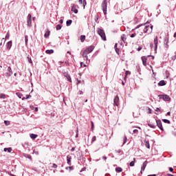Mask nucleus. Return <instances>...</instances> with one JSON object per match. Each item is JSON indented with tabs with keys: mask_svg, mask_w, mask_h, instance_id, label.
Wrapping results in <instances>:
<instances>
[{
	"mask_svg": "<svg viewBox=\"0 0 176 176\" xmlns=\"http://www.w3.org/2000/svg\"><path fill=\"white\" fill-rule=\"evenodd\" d=\"M145 146L148 149H151V146L149 145V140L145 141Z\"/></svg>",
	"mask_w": 176,
	"mask_h": 176,
	"instance_id": "obj_21",
	"label": "nucleus"
},
{
	"mask_svg": "<svg viewBox=\"0 0 176 176\" xmlns=\"http://www.w3.org/2000/svg\"><path fill=\"white\" fill-rule=\"evenodd\" d=\"M4 152H8V153H10V152H12V148H4Z\"/></svg>",
	"mask_w": 176,
	"mask_h": 176,
	"instance_id": "obj_25",
	"label": "nucleus"
},
{
	"mask_svg": "<svg viewBox=\"0 0 176 176\" xmlns=\"http://www.w3.org/2000/svg\"><path fill=\"white\" fill-rule=\"evenodd\" d=\"M175 58H176L175 56H173L171 57V59L173 60V61H175Z\"/></svg>",
	"mask_w": 176,
	"mask_h": 176,
	"instance_id": "obj_55",
	"label": "nucleus"
},
{
	"mask_svg": "<svg viewBox=\"0 0 176 176\" xmlns=\"http://www.w3.org/2000/svg\"><path fill=\"white\" fill-rule=\"evenodd\" d=\"M59 23H60V24H63V19H60V20L59 21Z\"/></svg>",
	"mask_w": 176,
	"mask_h": 176,
	"instance_id": "obj_59",
	"label": "nucleus"
},
{
	"mask_svg": "<svg viewBox=\"0 0 176 176\" xmlns=\"http://www.w3.org/2000/svg\"><path fill=\"white\" fill-rule=\"evenodd\" d=\"M150 28L151 30H149V33L151 34L152 32V30H153V25H151Z\"/></svg>",
	"mask_w": 176,
	"mask_h": 176,
	"instance_id": "obj_45",
	"label": "nucleus"
},
{
	"mask_svg": "<svg viewBox=\"0 0 176 176\" xmlns=\"http://www.w3.org/2000/svg\"><path fill=\"white\" fill-rule=\"evenodd\" d=\"M85 39H86V36L85 35H81L80 37V41L81 42H85Z\"/></svg>",
	"mask_w": 176,
	"mask_h": 176,
	"instance_id": "obj_26",
	"label": "nucleus"
},
{
	"mask_svg": "<svg viewBox=\"0 0 176 176\" xmlns=\"http://www.w3.org/2000/svg\"><path fill=\"white\" fill-rule=\"evenodd\" d=\"M37 137H38V135L36 134H34V133L30 134V138H32V140H35Z\"/></svg>",
	"mask_w": 176,
	"mask_h": 176,
	"instance_id": "obj_23",
	"label": "nucleus"
},
{
	"mask_svg": "<svg viewBox=\"0 0 176 176\" xmlns=\"http://www.w3.org/2000/svg\"><path fill=\"white\" fill-rule=\"evenodd\" d=\"M140 50H142V47H139L138 48V52H140Z\"/></svg>",
	"mask_w": 176,
	"mask_h": 176,
	"instance_id": "obj_52",
	"label": "nucleus"
},
{
	"mask_svg": "<svg viewBox=\"0 0 176 176\" xmlns=\"http://www.w3.org/2000/svg\"><path fill=\"white\" fill-rule=\"evenodd\" d=\"M97 32H98V35H100V36L102 39V41H107V36H105V32H104V30L98 28L97 29Z\"/></svg>",
	"mask_w": 176,
	"mask_h": 176,
	"instance_id": "obj_2",
	"label": "nucleus"
},
{
	"mask_svg": "<svg viewBox=\"0 0 176 176\" xmlns=\"http://www.w3.org/2000/svg\"><path fill=\"white\" fill-rule=\"evenodd\" d=\"M147 176H156V175H148Z\"/></svg>",
	"mask_w": 176,
	"mask_h": 176,
	"instance_id": "obj_64",
	"label": "nucleus"
},
{
	"mask_svg": "<svg viewBox=\"0 0 176 176\" xmlns=\"http://www.w3.org/2000/svg\"><path fill=\"white\" fill-rule=\"evenodd\" d=\"M107 5H108L107 0H104L103 2L102 3V8L104 14H105L107 13Z\"/></svg>",
	"mask_w": 176,
	"mask_h": 176,
	"instance_id": "obj_5",
	"label": "nucleus"
},
{
	"mask_svg": "<svg viewBox=\"0 0 176 176\" xmlns=\"http://www.w3.org/2000/svg\"><path fill=\"white\" fill-rule=\"evenodd\" d=\"M162 122H164V123H167L168 124L171 123V122L167 119H162Z\"/></svg>",
	"mask_w": 176,
	"mask_h": 176,
	"instance_id": "obj_29",
	"label": "nucleus"
},
{
	"mask_svg": "<svg viewBox=\"0 0 176 176\" xmlns=\"http://www.w3.org/2000/svg\"><path fill=\"white\" fill-rule=\"evenodd\" d=\"M146 164H148V161H145L144 162H143L140 171L141 174H142V171H145V168H146Z\"/></svg>",
	"mask_w": 176,
	"mask_h": 176,
	"instance_id": "obj_9",
	"label": "nucleus"
},
{
	"mask_svg": "<svg viewBox=\"0 0 176 176\" xmlns=\"http://www.w3.org/2000/svg\"><path fill=\"white\" fill-rule=\"evenodd\" d=\"M102 159H103V160H107V157L103 156V157H102Z\"/></svg>",
	"mask_w": 176,
	"mask_h": 176,
	"instance_id": "obj_60",
	"label": "nucleus"
},
{
	"mask_svg": "<svg viewBox=\"0 0 176 176\" xmlns=\"http://www.w3.org/2000/svg\"><path fill=\"white\" fill-rule=\"evenodd\" d=\"M114 107H119V96L117 95L113 99Z\"/></svg>",
	"mask_w": 176,
	"mask_h": 176,
	"instance_id": "obj_8",
	"label": "nucleus"
},
{
	"mask_svg": "<svg viewBox=\"0 0 176 176\" xmlns=\"http://www.w3.org/2000/svg\"><path fill=\"white\" fill-rule=\"evenodd\" d=\"M94 50V45H91L89 47H88L87 48H86L83 52H82V57L83 58H85V60H87L88 57H87V54H90V53H91V52H93Z\"/></svg>",
	"mask_w": 176,
	"mask_h": 176,
	"instance_id": "obj_1",
	"label": "nucleus"
},
{
	"mask_svg": "<svg viewBox=\"0 0 176 176\" xmlns=\"http://www.w3.org/2000/svg\"><path fill=\"white\" fill-rule=\"evenodd\" d=\"M10 34H9V32H8L6 35V37H5V40H8V38H10Z\"/></svg>",
	"mask_w": 176,
	"mask_h": 176,
	"instance_id": "obj_37",
	"label": "nucleus"
},
{
	"mask_svg": "<svg viewBox=\"0 0 176 176\" xmlns=\"http://www.w3.org/2000/svg\"><path fill=\"white\" fill-rule=\"evenodd\" d=\"M116 152H117V153H120V150H118V151H116Z\"/></svg>",
	"mask_w": 176,
	"mask_h": 176,
	"instance_id": "obj_63",
	"label": "nucleus"
},
{
	"mask_svg": "<svg viewBox=\"0 0 176 176\" xmlns=\"http://www.w3.org/2000/svg\"><path fill=\"white\" fill-rule=\"evenodd\" d=\"M158 86H166V81H164V80L160 81L158 82Z\"/></svg>",
	"mask_w": 176,
	"mask_h": 176,
	"instance_id": "obj_17",
	"label": "nucleus"
},
{
	"mask_svg": "<svg viewBox=\"0 0 176 176\" xmlns=\"http://www.w3.org/2000/svg\"><path fill=\"white\" fill-rule=\"evenodd\" d=\"M78 133H79V131L78 130V128H77L76 134V138H78V137L79 135V134Z\"/></svg>",
	"mask_w": 176,
	"mask_h": 176,
	"instance_id": "obj_46",
	"label": "nucleus"
},
{
	"mask_svg": "<svg viewBox=\"0 0 176 176\" xmlns=\"http://www.w3.org/2000/svg\"><path fill=\"white\" fill-rule=\"evenodd\" d=\"M16 94L19 98H21V97H23V94L20 92H16Z\"/></svg>",
	"mask_w": 176,
	"mask_h": 176,
	"instance_id": "obj_33",
	"label": "nucleus"
},
{
	"mask_svg": "<svg viewBox=\"0 0 176 176\" xmlns=\"http://www.w3.org/2000/svg\"><path fill=\"white\" fill-rule=\"evenodd\" d=\"M72 157H71V156H69V155H67V164H68V166H71V160H72Z\"/></svg>",
	"mask_w": 176,
	"mask_h": 176,
	"instance_id": "obj_14",
	"label": "nucleus"
},
{
	"mask_svg": "<svg viewBox=\"0 0 176 176\" xmlns=\"http://www.w3.org/2000/svg\"><path fill=\"white\" fill-rule=\"evenodd\" d=\"M155 112H160V109H159V108H156V109H155Z\"/></svg>",
	"mask_w": 176,
	"mask_h": 176,
	"instance_id": "obj_53",
	"label": "nucleus"
},
{
	"mask_svg": "<svg viewBox=\"0 0 176 176\" xmlns=\"http://www.w3.org/2000/svg\"><path fill=\"white\" fill-rule=\"evenodd\" d=\"M33 153H34V155H39V151L34 149L33 150Z\"/></svg>",
	"mask_w": 176,
	"mask_h": 176,
	"instance_id": "obj_40",
	"label": "nucleus"
},
{
	"mask_svg": "<svg viewBox=\"0 0 176 176\" xmlns=\"http://www.w3.org/2000/svg\"><path fill=\"white\" fill-rule=\"evenodd\" d=\"M6 47L8 50H10L12 48V41H8L6 44Z\"/></svg>",
	"mask_w": 176,
	"mask_h": 176,
	"instance_id": "obj_15",
	"label": "nucleus"
},
{
	"mask_svg": "<svg viewBox=\"0 0 176 176\" xmlns=\"http://www.w3.org/2000/svg\"><path fill=\"white\" fill-rule=\"evenodd\" d=\"M32 15L31 14H29L27 16V25L28 27H31L32 25Z\"/></svg>",
	"mask_w": 176,
	"mask_h": 176,
	"instance_id": "obj_4",
	"label": "nucleus"
},
{
	"mask_svg": "<svg viewBox=\"0 0 176 176\" xmlns=\"http://www.w3.org/2000/svg\"><path fill=\"white\" fill-rule=\"evenodd\" d=\"M148 31H149V25H146L144 29V34H146V32H148Z\"/></svg>",
	"mask_w": 176,
	"mask_h": 176,
	"instance_id": "obj_24",
	"label": "nucleus"
},
{
	"mask_svg": "<svg viewBox=\"0 0 176 176\" xmlns=\"http://www.w3.org/2000/svg\"><path fill=\"white\" fill-rule=\"evenodd\" d=\"M160 100H164V101H171V98L168 95L162 94L158 96Z\"/></svg>",
	"mask_w": 176,
	"mask_h": 176,
	"instance_id": "obj_3",
	"label": "nucleus"
},
{
	"mask_svg": "<svg viewBox=\"0 0 176 176\" xmlns=\"http://www.w3.org/2000/svg\"><path fill=\"white\" fill-rule=\"evenodd\" d=\"M133 133L134 134H138V129H134L133 130Z\"/></svg>",
	"mask_w": 176,
	"mask_h": 176,
	"instance_id": "obj_47",
	"label": "nucleus"
},
{
	"mask_svg": "<svg viewBox=\"0 0 176 176\" xmlns=\"http://www.w3.org/2000/svg\"><path fill=\"white\" fill-rule=\"evenodd\" d=\"M164 43V45H166V46H167V45L168 44V38H165Z\"/></svg>",
	"mask_w": 176,
	"mask_h": 176,
	"instance_id": "obj_38",
	"label": "nucleus"
},
{
	"mask_svg": "<svg viewBox=\"0 0 176 176\" xmlns=\"http://www.w3.org/2000/svg\"><path fill=\"white\" fill-rule=\"evenodd\" d=\"M127 142V137L124 136L123 139V145Z\"/></svg>",
	"mask_w": 176,
	"mask_h": 176,
	"instance_id": "obj_36",
	"label": "nucleus"
},
{
	"mask_svg": "<svg viewBox=\"0 0 176 176\" xmlns=\"http://www.w3.org/2000/svg\"><path fill=\"white\" fill-rule=\"evenodd\" d=\"M8 72L6 73V78H10V76H12V75H13V72L12 71V67H8Z\"/></svg>",
	"mask_w": 176,
	"mask_h": 176,
	"instance_id": "obj_7",
	"label": "nucleus"
},
{
	"mask_svg": "<svg viewBox=\"0 0 176 176\" xmlns=\"http://www.w3.org/2000/svg\"><path fill=\"white\" fill-rule=\"evenodd\" d=\"M131 38H135V36H137V34L136 33H133L131 34Z\"/></svg>",
	"mask_w": 176,
	"mask_h": 176,
	"instance_id": "obj_41",
	"label": "nucleus"
},
{
	"mask_svg": "<svg viewBox=\"0 0 176 176\" xmlns=\"http://www.w3.org/2000/svg\"><path fill=\"white\" fill-rule=\"evenodd\" d=\"M135 164V158H133V160L130 162L129 166L131 167H134Z\"/></svg>",
	"mask_w": 176,
	"mask_h": 176,
	"instance_id": "obj_22",
	"label": "nucleus"
},
{
	"mask_svg": "<svg viewBox=\"0 0 176 176\" xmlns=\"http://www.w3.org/2000/svg\"><path fill=\"white\" fill-rule=\"evenodd\" d=\"M61 28H62L61 25H56V30H57V31L60 30L61 29Z\"/></svg>",
	"mask_w": 176,
	"mask_h": 176,
	"instance_id": "obj_39",
	"label": "nucleus"
},
{
	"mask_svg": "<svg viewBox=\"0 0 176 176\" xmlns=\"http://www.w3.org/2000/svg\"><path fill=\"white\" fill-rule=\"evenodd\" d=\"M91 130H94V122H93V121L91 122Z\"/></svg>",
	"mask_w": 176,
	"mask_h": 176,
	"instance_id": "obj_42",
	"label": "nucleus"
},
{
	"mask_svg": "<svg viewBox=\"0 0 176 176\" xmlns=\"http://www.w3.org/2000/svg\"><path fill=\"white\" fill-rule=\"evenodd\" d=\"M71 24H72V20H68L66 21L67 27H69V25H71Z\"/></svg>",
	"mask_w": 176,
	"mask_h": 176,
	"instance_id": "obj_27",
	"label": "nucleus"
},
{
	"mask_svg": "<svg viewBox=\"0 0 176 176\" xmlns=\"http://www.w3.org/2000/svg\"><path fill=\"white\" fill-rule=\"evenodd\" d=\"M142 25H145V23H144V24L138 25L135 28V30H137L138 28H140V27H142Z\"/></svg>",
	"mask_w": 176,
	"mask_h": 176,
	"instance_id": "obj_43",
	"label": "nucleus"
},
{
	"mask_svg": "<svg viewBox=\"0 0 176 176\" xmlns=\"http://www.w3.org/2000/svg\"><path fill=\"white\" fill-rule=\"evenodd\" d=\"M78 2H79V3H80V5H82H82L84 6V9H85V7L86 6V5H87L86 0H83L82 1V0H78Z\"/></svg>",
	"mask_w": 176,
	"mask_h": 176,
	"instance_id": "obj_16",
	"label": "nucleus"
},
{
	"mask_svg": "<svg viewBox=\"0 0 176 176\" xmlns=\"http://www.w3.org/2000/svg\"><path fill=\"white\" fill-rule=\"evenodd\" d=\"M166 176H174V175H171V174H166Z\"/></svg>",
	"mask_w": 176,
	"mask_h": 176,
	"instance_id": "obj_62",
	"label": "nucleus"
},
{
	"mask_svg": "<svg viewBox=\"0 0 176 176\" xmlns=\"http://www.w3.org/2000/svg\"><path fill=\"white\" fill-rule=\"evenodd\" d=\"M156 123L157 127L162 130V131H164V129H163V125L162 124V120H156Z\"/></svg>",
	"mask_w": 176,
	"mask_h": 176,
	"instance_id": "obj_6",
	"label": "nucleus"
},
{
	"mask_svg": "<svg viewBox=\"0 0 176 176\" xmlns=\"http://www.w3.org/2000/svg\"><path fill=\"white\" fill-rule=\"evenodd\" d=\"M52 167L53 168H57V164H53Z\"/></svg>",
	"mask_w": 176,
	"mask_h": 176,
	"instance_id": "obj_48",
	"label": "nucleus"
},
{
	"mask_svg": "<svg viewBox=\"0 0 176 176\" xmlns=\"http://www.w3.org/2000/svg\"><path fill=\"white\" fill-rule=\"evenodd\" d=\"M64 76H65V78H67V80H69V82H72V80L71 79V76L68 73H67V72L64 73Z\"/></svg>",
	"mask_w": 176,
	"mask_h": 176,
	"instance_id": "obj_11",
	"label": "nucleus"
},
{
	"mask_svg": "<svg viewBox=\"0 0 176 176\" xmlns=\"http://www.w3.org/2000/svg\"><path fill=\"white\" fill-rule=\"evenodd\" d=\"M45 53L47 54H53V53H54V50H47L45 51Z\"/></svg>",
	"mask_w": 176,
	"mask_h": 176,
	"instance_id": "obj_18",
	"label": "nucleus"
},
{
	"mask_svg": "<svg viewBox=\"0 0 176 176\" xmlns=\"http://www.w3.org/2000/svg\"><path fill=\"white\" fill-rule=\"evenodd\" d=\"M75 8H76V6L73 5L72 7V12H74V13L76 14V13H78V9H75ZM74 9H75V10H74Z\"/></svg>",
	"mask_w": 176,
	"mask_h": 176,
	"instance_id": "obj_19",
	"label": "nucleus"
},
{
	"mask_svg": "<svg viewBox=\"0 0 176 176\" xmlns=\"http://www.w3.org/2000/svg\"><path fill=\"white\" fill-rule=\"evenodd\" d=\"M50 35V30L49 29L45 30V33L44 34L45 38H49V36Z\"/></svg>",
	"mask_w": 176,
	"mask_h": 176,
	"instance_id": "obj_12",
	"label": "nucleus"
},
{
	"mask_svg": "<svg viewBox=\"0 0 176 176\" xmlns=\"http://www.w3.org/2000/svg\"><path fill=\"white\" fill-rule=\"evenodd\" d=\"M25 157H26L27 159H30V160H32V157L28 154H25L24 155Z\"/></svg>",
	"mask_w": 176,
	"mask_h": 176,
	"instance_id": "obj_31",
	"label": "nucleus"
},
{
	"mask_svg": "<svg viewBox=\"0 0 176 176\" xmlns=\"http://www.w3.org/2000/svg\"><path fill=\"white\" fill-rule=\"evenodd\" d=\"M157 43H158V41H157V36L154 38L155 50L157 49Z\"/></svg>",
	"mask_w": 176,
	"mask_h": 176,
	"instance_id": "obj_13",
	"label": "nucleus"
},
{
	"mask_svg": "<svg viewBox=\"0 0 176 176\" xmlns=\"http://www.w3.org/2000/svg\"><path fill=\"white\" fill-rule=\"evenodd\" d=\"M148 60V58L146 56L142 57V64H143V65H144V67H146V60Z\"/></svg>",
	"mask_w": 176,
	"mask_h": 176,
	"instance_id": "obj_10",
	"label": "nucleus"
},
{
	"mask_svg": "<svg viewBox=\"0 0 176 176\" xmlns=\"http://www.w3.org/2000/svg\"><path fill=\"white\" fill-rule=\"evenodd\" d=\"M69 170H74V166H69Z\"/></svg>",
	"mask_w": 176,
	"mask_h": 176,
	"instance_id": "obj_56",
	"label": "nucleus"
},
{
	"mask_svg": "<svg viewBox=\"0 0 176 176\" xmlns=\"http://www.w3.org/2000/svg\"><path fill=\"white\" fill-rule=\"evenodd\" d=\"M119 48H116V52L118 54H119Z\"/></svg>",
	"mask_w": 176,
	"mask_h": 176,
	"instance_id": "obj_51",
	"label": "nucleus"
},
{
	"mask_svg": "<svg viewBox=\"0 0 176 176\" xmlns=\"http://www.w3.org/2000/svg\"><path fill=\"white\" fill-rule=\"evenodd\" d=\"M148 126H149V127H151V129H155L156 128V125L153 124V123H148Z\"/></svg>",
	"mask_w": 176,
	"mask_h": 176,
	"instance_id": "obj_28",
	"label": "nucleus"
},
{
	"mask_svg": "<svg viewBox=\"0 0 176 176\" xmlns=\"http://www.w3.org/2000/svg\"><path fill=\"white\" fill-rule=\"evenodd\" d=\"M126 39H127V37H126V34H122L121 40L122 41V42H126Z\"/></svg>",
	"mask_w": 176,
	"mask_h": 176,
	"instance_id": "obj_20",
	"label": "nucleus"
},
{
	"mask_svg": "<svg viewBox=\"0 0 176 176\" xmlns=\"http://www.w3.org/2000/svg\"><path fill=\"white\" fill-rule=\"evenodd\" d=\"M78 94L82 95V94H83V91H79L78 92Z\"/></svg>",
	"mask_w": 176,
	"mask_h": 176,
	"instance_id": "obj_54",
	"label": "nucleus"
},
{
	"mask_svg": "<svg viewBox=\"0 0 176 176\" xmlns=\"http://www.w3.org/2000/svg\"><path fill=\"white\" fill-rule=\"evenodd\" d=\"M25 45H28V36H25Z\"/></svg>",
	"mask_w": 176,
	"mask_h": 176,
	"instance_id": "obj_32",
	"label": "nucleus"
},
{
	"mask_svg": "<svg viewBox=\"0 0 176 176\" xmlns=\"http://www.w3.org/2000/svg\"><path fill=\"white\" fill-rule=\"evenodd\" d=\"M4 124H6V126H9L10 124V121L5 120Z\"/></svg>",
	"mask_w": 176,
	"mask_h": 176,
	"instance_id": "obj_34",
	"label": "nucleus"
},
{
	"mask_svg": "<svg viewBox=\"0 0 176 176\" xmlns=\"http://www.w3.org/2000/svg\"><path fill=\"white\" fill-rule=\"evenodd\" d=\"M0 98H3V99L6 98V95H5L4 94H1Z\"/></svg>",
	"mask_w": 176,
	"mask_h": 176,
	"instance_id": "obj_35",
	"label": "nucleus"
},
{
	"mask_svg": "<svg viewBox=\"0 0 176 176\" xmlns=\"http://www.w3.org/2000/svg\"><path fill=\"white\" fill-rule=\"evenodd\" d=\"M98 20V15L95 16V21H97Z\"/></svg>",
	"mask_w": 176,
	"mask_h": 176,
	"instance_id": "obj_50",
	"label": "nucleus"
},
{
	"mask_svg": "<svg viewBox=\"0 0 176 176\" xmlns=\"http://www.w3.org/2000/svg\"><path fill=\"white\" fill-rule=\"evenodd\" d=\"M74 151H75V147H73V148H72V149H71V151H72V152H74Z\"/></svg>",
	"mask_w": 176,
	"mask_h": 176,
	"instance_id": "obj_58",
	"label": "nucleus"
},
{
	"mask_svg": "<svg viewBox=\"0 0 176 176\" xmlns=\"http://www.w3.org/2000/svg\"><path fill=\"white\" fill-rule=\"evenodd\" d=\"M96 140H97V138H96V136H94V137L92 138L91 141H92V142H94V141H96Z\"/></svg>",
	"mask_w": 176,
	"mask_h": 176,
	"instance_id": "obj_44",
	"label": "nucleus"
},
{
	"mask_svg": "<svg viewBox=\"0 0 176 176\" xmlns=\"http://www.w3.org/2000/svg\"><path fill=\"white\" fill-rule=\"evenodd\" d=\"M122 170H123L120 167H118V168H116V173H122Z\"/></svg>",
	"mask_w": 176,
	"mask_h": 176,
	"instance_id": "obj_30",
	"label": "nucleus"
},
{
	"mask_svg": "<svg viewBox=\"0 0 176 176\" xmlns=\"http://www.w3.org/2000/svg\"><path fill=\"white\" fill-rule=\"evenodd\" d=\"M34 111H35L36 112H38V107H35V108H34Z\"/></svg>",
	"mask_w": 176,
	"mask_h": 176,
	"instance_id": "obj_61",
	"label": "nucleus"
},
{
	"mask_svg": "<svg viewBox=\"0 0 176 176\" xmlns=\"http://www.w3.org/2000/svg\"><path fill=\"white\" fill-rule=\"evenodd\" d=\"M169 171H170V173H173V171H174V168H173L172 167H170V168H169Z\"/></svg>",
	"mask_w": 176,
	"mask_h": 176,
	"instance_id": "obj_49",
	"label": "nucleus"
},
{
	"mask_svg": "<svg viewBox=\"0 0 176 176\" xmlns=\"http://www.w3.org/2000/svg\"><path fill=\"white\" fill-rule=\"evenodd\" d=\"M30 97H31V96L27 95V96H26V100H28V98H30Z\"/></svg>",
	"mask_w": 176,
	"mask_h": 176,
	"instance_id": "obj_57",
	"label": "nucleus"
}]
</instances>
